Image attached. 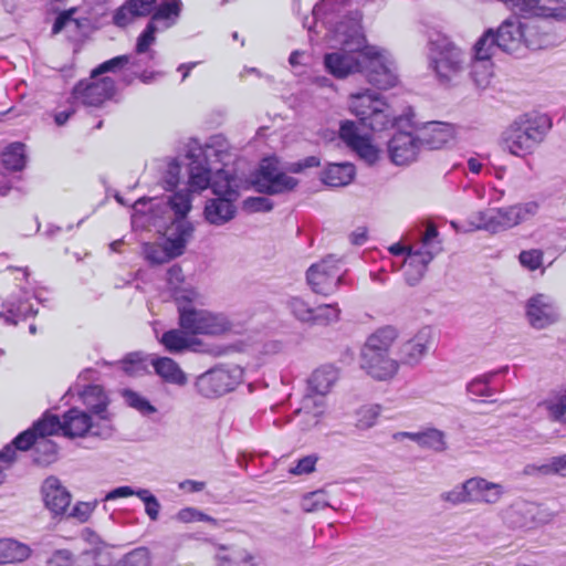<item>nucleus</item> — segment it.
<instances>
[{
  "label": "nucleus",
  "mask_w": 566,
  "mask_h": 566,
  "mask_svg": "<svg viewBox=\"0 0 566 566\" xmlns=\"http://www.w3.org/2000/svg\"><path fill=\"white\" fill-rule=\"evenodd\" d=\"M20 292V296L11 295L2 304L3 311L0 312V318L9 325H17L20 319H25L38 313L30 303L33 294L25 287H21Z\"/></svg>",
  "instance_id": "obj_21"
},
{
  "label": "nucleus",
  "mask_w": 566,
  "mask_h": 566,
  "mask_svg": "<svg viewBox=\"0 0 566 566\" xmlns=\"http://www.w3.org/2000/svg\"><path fill=\"white\" fill-rule=\"evenodd\" d=\"M497 49V41L493 30H488L475 43L474 51L476 59H491L494 50Z\"/></svg>",
  "instance_id": "obj_48"
},
{
  "label": "nucleus",
  "mask_w": 566,
  "mask_h": 566,
  "mask_svg": "<svg viewBox=\"0 0 566 566\" xmlns=\"http://www.w3.org/2000/svg\"><path fill=\"white\" fill-rule=\"evenodd\" d=\"M398 361L386 353L361 349L360 367L376 380H388L398 371Z\"/></svg>",
  "instance_id": "obj_19"
},
{
  "label": "nucleus",
  "mask_w": 566,
  "mask_h": 566,
  "mask_svg": "<svg viewBox=\"0 0 566 566\" xmlns=\"http://www.w3.org/2000/svg\"><path fill=\"white\" fill-rule=\"evenodd\" d=\"M186 333L182 328L169 329L161 335L159 342L170 354H179L191 347V339Z\"/></svg>",
  "instance_id": "obj_37"
},
{
  "label": "nucleus",
  "mask_w": 566,
  "mask_h": 566,
  "mask_svg": "<svg viewBox=\"0 0 566 566\" xmlns=\"http://www.w3.org/2000/svg\"><path fill=\"white\" fill-rule=\"evenodd\" d=\"M518 13L523 15L553 18L556 20H562L566 17L563 7H549L547 6V0H525Z\"/></svg>",
  "instance_id": "obj_34"
},
{
  "label": "nucleus",
  "mask_w": 566,
  "mask_h": 566,
  "mask_svg": "<svg viewBox=\"0 0 566 566\" xmlns=\"http://www.w3.org/2000/svg\"><path fill=\"white\" fill-rule=\"evenodd\" d=\"M439 232L433 223H429L421 234L420 242L408 248L405 261V276L409 285H415L424 274L427 265L442 251Z\"/></svg>",
  "instance_id": "obj_7"
},
{
  "label": "nucleus",
  "mask_w": 566,
  "mask_h": 566,
  "mask_svg": "<svg viewBox=\"0 0 566 566\" xmlns=\"http://www.w3.org/2000/svg\"><path fill=\"white\" fill-rule=\"evenodd\" d=\"M355 176V167L349 163L329 164L322 174V181L329 187L348 185Z\"/></svg>",
  "instance_id": "obj_32"
},
{
  "label": "nucleus",
  "mask_w": 566,
  "mask_h": 566,
  "mask_svg": "<svg viewBox=\"0 0 566 566\" xmlns=\"http://www.w3.org/2000/svg\"><path fill=\"white\" fill-rule=\"evenodd\" d=\"M143 254L153 265L164 264L171 260L164 243H145L143 245Z\"/></svg>",
  "instance_id": "obj_49"
},
{
  "label": "nucleus",
  "mask_w": 566,
  "mask_h": 566,
  "mask_svg": "<svg viewBox=\"0 0 566 566\" xmlns=\"http://www.w3.org/2000/svg\"><path fill=\"white\" fill-rule=\"evenodd\" d=\"M45 506L55 515L63 514L71 503L70 492L56 476H49L41 488Z\"/></svg>",
  "instance_id": "obj_23"
},
{
  "label": "nucleus",
  "mask_w": 566,
  "mask_h": 566,
  "mask_svg": "<svg viewBox=\"0 0 566 566\" xmlns=\"http://www.w3.org/2000/svg\"><path fill=\"white\" fill-rule=\"evenodd\" d=\"M129 63H132L133 65L136 64L134 61L132 62L130 55L124 54V55L115 56L111 60L103 62L96 69H94L92 71L91 77L95 78L96 76L102 75L104 73L115 72L116 70L122 69Z\"/></svg>",
  "instance_id": "obj_53"
},
{
  "label": "nucleus",
  "mask_w": 566,
  "mask_h": 566,
  "mask_svg": "<svg viewBox=\"0 0 566 566\" xmlns=\"http://www.w3.org/2000/svg\"><path fill=\"white\" fill-rule=\"evenodd\" d=\"M454 138V129L447 123H431L421 138L422 147L428 149H440L451 143Z\"/></svg>",
  "instance_id": "obj_29"
},
{
  "label": "nucleus",
  "mask_w": 566,
  "mask_h": 566,
  "mask_svg": "<svg viewBox=\"0 0 566 566\" xmlns=\"http://www.w3.org/2000/svg\"><path fill=\"white\" fill-rule=\"evenodd\" d=\"M432 343V329L429 326L420 328L413 337L400 346V361L405 365L416 366L427 355Z\"/></svg>",
  "instance_id": "obj_20"
},
{
  "label": "nucleus",
  "mask_w": 566,
  "mask_h": 566,
  "mask_svg": "<svg viewBox=\"0 0 566 566\" xmlns=\"http://www.w3.org/2000/svg\"><path fill=\"white\" fill-rule=\"evenodd\" d=\"M364 59L361 72L367 81L380 88L387 90L396 85L398 77L395 63L390 55L376 46H365L363 50Z\"/></svg>",
  "instance_id": "obj_9"
},
{
  "label": "nucleus",
  "mask_w": 566,
  "mask_h": 566,
  "mask_svg": "<svg viewBox=\"0 0 566 566\" xmlns=\"http://www.w3.org/2000/svg\"><path fill=\"white\" fill-rule=\"evenodd\" d=\"M171 295L177 303L179 314L180 306L193 307L192 303L199 296L198 292L188 283L182 286L175 287V291L171 292Z\"/></svg>",
  "instance_id": "obj_55"
},
{
  "label": "nucleus",
  "mask_w": 566,
  "mask_h": 566,
  "mask_svg": "<svg viewBox=\"0 0 566 566\" xmlns=\"http://www.w3.org/2000/svg\"><path fill=\"white\" fill-rule=\"evenodd\" d=\"M150 364L154 367L156 375L159 376L164 382L175 385L177 387H184L188 384L187 374L172 358L154 356L150 359Z\"/></svg>",
  "instance_id": "obj_27"
},
{
  "label": "nucleus",
  "mask_w": 566,
  "mask_h": 566,
  "mask_svg": "<svg viewBox=\"0 0 566 566\" xmlns=\"http://www.w3.org/2000/svg\"><path fill=\"white\" fill-rule=\"evenodd\" d=\"M217 548L216 559L218 566H254L253 555L245 548L237 545H222L213 543Z\"/></svg>",
  "instance_id": "obj_28"
},
{
  "label": "nucleus",
  "mask_w": 566,
  "mask_h": 566,
  "mask_svg": "<svg viewBox=\"0 0 566 566\" xmlns=\"http://www.w3.org/2000/svg\"><path fill=\"white\" fill-rule=\"evenodd\" d=\"M243 371L240 367H214L199 375L195 380L198 395L214 399L232 390L241 382Z\"/></svg>",
  "instance_id": "obj_10"
},
{
  "label": "nucleus",
  "mask_w": 566,
  "mask_h": 566,
  "mask_svg": "<svg viewBox=\"0 0 566 566\" xmlns=\"http://www.w3.org/2000/svg\"><path fill=\"white\" fill-rule=\"evenodd\" d=\"M150 558L147 548L139 547L126 554L122 560V566H149Z\"/></svg>",
  "instance_id": "obj_59"
},
{
  "label": "nucleus",
  "mask_w": 566,
  "mask_h": 566,
  "mask_svg": "<svg viewBox=\"0 0 566 566\" xmlns=\"http://www.w3.org/2000/svg\"><path fill=\"white\" fill-rule=\"evenodd\" d=\"M525 317L533 328L539 331L556 324L560 315L556 302L549 295L537 293L526 301Z\"/></svg>",
  "instance_id": "obj_16"
},
{
  "label": "nucleus",
  "mask_w": 566,
  "mask_h": 566,
  "mask_svg": "<svg viewBox=\"0 0 566 566\" xmlns=\"http://www.w3.org/2000/svg\"><path fill=\"white\" fill-rule=\"evenodd\" d=\"M82 398L88 412L96 416L99 421L109 422L107 413L108 398L101 386H87L82 394Z\"/></svg>",
  "instance_id": "obj_30"
},
{
  "label": "nucleus",
  "mask_w": 566,
  "mask_h": 566,
  "mask_svg": "<svg viewBox=\"0 0 566 566\" xmlns=\"http://www.w3.org/2000/svg\"><path fill=\"white\" fill-rule=\"evenodd\" d=\"M537 211L538 203L535 201L502 208H488L470 214L467 220L468 227H459L454 221L451 222V226L457 231L472 232L483 230L495 234L518 226L535 216Z\"/></svg>",
  "instance_id": "obj_3"
},
{
  "label": "nucleus",
  "mask_w": 566,
  "mask_h": 566,
  "mask_svg": "<svg viewBox=\"0 0 566 566\" xmlns=\"http://www.w3.org/2000/svg\"><path fill=\"white\" fill-rule=\"evenodd\" d=\"M180 327L192 335H222L234 332V325L222 313L180 306Z\"/></svg>",
  "instance_id": "obj_8"
},
{
  "label": "nucleus",
  "mask_w": 566,
  "mask_h": 566,
  "mask_svg": "<svg viewBox=\"0 0 566 566\" xmlns=\"http://www.w3.org/2000/svg\"><path fill=\"white\" fill-rule=\"evenodd\" d=\"M551 128L552 120L545 114H521L502 130L500 145L509 154L523 158L537 149Z\"/></svg>",
  "instance_id": "obj_2"
},
{
  "label": "nucleus",
  "mask_w": 566,
  "mask_h": 566,
  "mask_svg": "<svg viewBox=\"0 0 566 566\" xmlns=\"http://www.w3.org/2000/svg\"><path fill=\"white\" fill-rule=\"evenodd\" d=\"M338 379V371L333 366H322L311 375L307 381V394L302 400V410L319 417L324 412V396Z\"/></svg>",
  "instance_id": "obj_13"
},
{
  "label": "nucleus",
  "mask_w": 566,
  "mask_h": 566,
  "mask_svg": "<svg viewBox=\"0 0 566 566\" xmlns=\"http://www.w3.org/2000/svg\"><path fill=\"white\" fill-rule=\"evenodd\" d=\"M226 156V150L221 146L216 147L214 144H206L205 146L199 145L195 142L193 146H190L187 157L189 158V190L192 192H200L209 188L212 172L216 169V163H222Z\"/></svg>",
  "instance_id": "obj_6"
},
{
  "label": "nucleus",
  "mask_w": 566,
  "mask_h": 566,
  "mask_svg": "<svg viewBox=\"0 0 566 566\" xmlns=\"http://www.w3.org/2000/svg\"><path fill=\"white\" fill-rule=\"evenodd\" d=\"M421 147V138L398 132L388 142L389 158L397 166L408 165L417 158Z\"/></svg>",
  "instance_id": "obj_18"
},
{
  "label": "nucleus",
  "mask_w": 566,
  "mask_h": 566,
  "mask_svg": "<svg viewBox=\"0 0 566 566\" xmlns=\"http://www.w3.org/2000/svg\"><path fill=\"white\" fill-rule=\"evenodd\" d=\"M306 280L316 294L326 296L336 292L343 281L339 260L334 255H328L321 262L311 265L306 272Z\"/></svg>",
  "instance_id": "obj_14"
},
{
  "label": "nucleus",
  "mask_w": 566,
  "mask_h": 566,
  "mask_svg": "<svg viewBox=\"0 0 566 566\" xmlns=\"http://www.w3.org/2000/svg\"><path fill=\"white\" fill-rule=\"evenodd\" d=\"M252 184L258 192L273 196L293 191L298 180L283 171L277 158L269 157L261 161Z\"/></svg>",
  "instance_id": "obj_11"
},
{
  "label": "nucleus",
  "mask_w": 566,
  "mask_h": 566,
  "mask_svg": "<svg viewBox=\"0 0 566 566\" xmlns=\"http://www.w3.org/2000/svg\"><path fill=\"white\" fill-rule=\"evenodd\" d=\"M181 166L176 159H171L167 164L166 171L163 176V184L166 190H172L177 187L180 178Z\"/></svg>",
  "instance_id": "obj_60"
},
{
  "label": "nucleus",
  "mask_w": 566,
  "mask_h": 566,
  "mask_svg": "<svg viewBox=\"0 0 566 566\" xmlns=\"http://www.w3.org/2000/svg\"><path fill=\"white\" fill-rule=\"evenodd\" d=\"M339 137L352 149L364 136L358 133L354 122L345 120L340 124Z\"/></svg>",
  "instance_id": "obj_57"
},
{
  "label": "nucleus",
  "mask_w": 566,
  "mask_h": 566,
  "mask_svg": "<svg viewBox=\"0 0 566 566\" xmlns=\"http://www.w3.org/2000/svg\"><path fill=\"white\" fill-rule=\"evenodd\" d=\"M412 441L421 448L430 449L434 452H443L448 449L446 433L436 428H428L419 431L418 436L412 437Z\"/></svg>",
  "instance_id": "obj_36"
},
{
  "label": "nucleus",
  "mask_w": 566,
  "mask_h": 566,
  "mask_svg": "<svg viewBox=\"0 0 566 566\" xmlns=\"http://www.w3.org/2000/svg\"><path fill=\"white\" fill-rule=\"evenodd\" d=\"M440 499L444 502L452 504V505H459L462 503H471V493L469 490V479L467 481H464L463 483L454 486L452 490L441 493Z\"/></svg>",
  "instance_id": "obj_50"
},
{
  "label": "nucleus",
  "mask_w": 566,
  "mask_h": 566,
  "mask_svg": "<svg viewBox=\"0 0 566 566\" xmlns=\"http://www.w3.org/2000/svg\"><path fill=\"white\" fill-rule=\"evenodd\" d=\"M31 548L12 538L0 539V564L19 563L29 558Z\"/></svg>",
  "instance_id": "obj_35"
},
{
  "label": "nucleus",
  "mask_w": 566,
  "mask_h": 566,
  "mask_svg": "<svg viewBox=\"0 0 566 566\" xmlns=\"http://www.w3.org/2000/svg\"><path fill=\"white\" fill-rule=\"evenodd\" d=\"M352 150L368 164H374L378 159L377 149L370 144L366 136L359 139Z\"/></svg>",
  "instance_id": "obj_58"
},
{
  "label": "nucleus",
  "mask_w": 566,
  "mask_h": 566,
  "mask_svg": "<svg viewBox=\"0 0 566 566\" xmlns=\"http://www.w3.org/2000/svg\"><path fill=\"white\" fill-rule=\"evenodd\" d=\"M62 432L69 438L91 434L107 439L112 436L113 428L109 422L93 421L88 412L72 408L63 416Z\"/></svg>",
  "instance_id": "obj_15"
},
{
  "label": "nucleus",
  "mask_w": 566,
  "mask_h": 566,
  "mask_svg": "<svg viewBox=\"0 0 566 566\" xmlns=\"http://www.w3.org/2000/svg\"><path fill=\"white\" fill-rule=\"evenodd\" d=\"M545 406L554 420H560L566 413V390L555 399L545 401Z\"/></svg>",
  "instance_id": "obj_64"
},
{
  "label": "nucleus",
  "mask_w": 566,
  "mask_h": 566,
  "mask_svg": "<svg viewBox=\"0 0 566 566\" xmlns=\"http://www.w3.org/2000/svg\"><path fill=\"white\" fill-rule=\"evenodd\" d=\"M471 78L478 88H485L492 76V63L490 59H476L472 63Z\"/></svg>",
  "instance_id": "obj_41"
},
{
  "label": "nucleus",
  "mask_w": 566,
  "mask_h": 566,
  "mask_svg": "<svg viewBox=\"0 0 566 566\" xmlns=\"http://www.w3.org/2000/svg\"><path fill=\"white\" fill-rule=\"evenodd\" d=\"M469 490L471 503L495 504L504 494L503 485L479 476L469 479Z\"/></svg>",
  "instance_id": "obj_25"
},
{
  "label": "nucleus",
  "mask_w": 566,
  "mask_h": 566,
  "mask_svg": "<svg viewBox=\"0 0 566 566\" xmlns=\"http://www.w3.org/2000/svg\"><path fill=\"white\" fill-rule=\"evenodd\" d=\"M521 264L530 271H535L541 268L543 262V253L539 250L522 251L520 253Z\"/></svg>",
  "instance_id": "obj_63"
},
{
  "label": "nucleus",
  "mask_w": 566,
  "mask_h": 566,
  "mask_svg": "<svg viewBox=\"0 0 566 566\" xmlns=\"http://www.w3.org/2000/svg\"><path fill=\"white\" fill-rule=\"evenodd\" d=\"M57 446L46 439H42L35 443L33 461L36 464H49L55 460Z\"/></svg>",
  "instance_id": "obj_46"
},
{
  "label": "nucleus",
  "mask_w": 566,
  "mask_h": 566,
  "mask_svg": "<svg viewBox=\"0 0 566 566\" xmlns=\"http://www.w3.org/2000/svg\"><path fill=\"white\" fill-rule=\"evenodd\" d=\"M145 357L140 352L127 354L120 361L122 369L128 375H136L144 369Z\"/></svg>",
  "instance_id": "obj_56"
},
{
  "label": "nucleus",
  "mask_w": 566,
  "mask_h": 566,
  "mask_svg": "<svg viewBox=\"0 0 566 566\" xmlns=\"http://www.w3.org/2000/svg\"><path fill=\"white\" fill-rule=\"evenodd\" d=\"M340 310L337 304H323L313 307L310 325H329L339 319Z\"/></svg>",
  "instance_id": "obj_42"
},
{
  "label": "nucleus",
  "mask_w": 566,
  "mask_h": 566,
  "mask_svg": "<svg viewBox=\"0 0 566 566\" xmlns=\"http://www.w3.org/2000/svg\"><path fill=\"white\" fill-rule=\"evenodd\" d=\"M209 187L212 189L216 197H227L232 199H238L239 197L238 179L223 168L216 167L214 175H212Z\"/></svg>",
  "instance_id": "obj_31"
},
{
  "label": "nucleus",
  "mask_w": 566,
  "mask_h": 566,
  "mask_svg": "<svg viewBox=\"0 0 566 566\" xmlns=\"http://www.w3.org/2000/svg\"><path fill=\"white\" fill-rule=\"evenodd\" d=\"M1 163L8 170H22L27 164L24 145L22 143L10 144L1 154Z\"/></svg>",
  "instance_id": "obj_38"
},
{
  "label": "nucleus",
  "mask_w": 566,
  "mask_h": 566,
  "mask_svg": "<svg viewBox=\"0 0 566 566\" xmlns=\"http://www.w3.org/2000/svg\"><path fill=\"white\" fill-rule=\"evenodd\" d=\"M360 18L359 12H350L331 30L332 41L339 45L340 50L325 54L324 65L327 72L337 78L361 72L366 39L361 31Z\"/></svg>",
  "instance_id": "obj_1"
},
{
  "label": "nucleus",
  "mask_w": 566,
  "mask_h": 566,
  "mask_svg": "<svg viewBox=\"0 0 566 566\" xmlns=\"http://www.w3.org/2000/svg\"><path fill=\"white\" fill-rule=\"evenodd\" d=\"M115 93V81L105 76L94 81H81L73 90V97L85 106H99Z\"/></svg>",
  "instance_id": "obj_17"
},
{
  "label": "nucleus",
  "mask_w": 566,
  "mask_h": 566,
  "mask_svg": "<svg viewBox=\"0 0 566 566\" xmlns=\"http://www.w3.org/2000/svg\"><path fill=\"white\" fill-rule=\"evenodd\" d=\"M181 6L182 3L180 0H165L158 7L156 6L149 21H154V23H156L161 20H176L180 14Z\"/></svg>",
  "instance_id": "obj_44"
},
{
  "label": "nucleus",
  "mask_w": 566,
  "mask_h": 566,
  "mask_svg": "<svg viewBox=\"0 0 566 566\" xmlns=\"http://www.w3.org/2000/svg\"><path fill=\"white\" fill-rule=\"evenodd\" d=\"M323 491L312 492L306 495L302 502V507L306 512H315L328 506Z\"/></svg>",
  "instance_id": "obj_61"
},
{
  "label": "nucleus",
  "mask_w": 566,
  "mask_h": 566,
  "mask_svg": "<svg viewBox=\"0 0 566 566\" xmlns=\"http://www.w3.org/2000/svg\"><path fill=\"white\" fill-rule=\"evenodd\" d=\"M123 397L129 407L136 409L144 416H148L157 411L156 407L153 406L148 399L134 390L125 389L123 391Z\"/></svg>",
  "instance_id": "obj_47"
},
{
  "label": "nucleus",
  "mask_w": 566,
  "mask_h": 566,
  "mask_svg": "<svg viewBox=\"0 0 566 566\" xmlns=\"http://www.w3.org/2000/svg\"><path fill=\"white\" fill-rule=\"evenodd\" d=\"M525 474H557L560 476H566V454L560 457H554L549 460V462L544 463L542 465L536 464H527L524 468Z\"/></svg>",
  "instance_id": "obj_39"
},
{
  "label": "nucleus",
  "mask_w": 566,
  "mask_h": 566,
  "mask_svg": "<svg viewBox=\"0 0 566 566\" xmlns=\"http://www.w3.org/2000/svg\"><path fill=\"white\" fill-rule=\"evenodd\" d=\"M429 65L442 84H449L462 73L465 54L446 35L434 33L428 43Z\"/></svg>",
  "instance_id": "obj_4"
},
{
  "label": "nucleus",
  "mask_w": 566,
  "mask_h": 566,
  "mask_svg": "<svg viewBox=\"0 0 566 566\" xmlns=\"http://www.w3.org/2000/svg\"><path fill=\"white\" fill-rule=\"evenodd\" d=\"M273 206V201L266 197H249L243 202V208L249 212H269Z\"/></svg>",
  "instance_id": "obj_62"
},
{
  "label": "nucleus",
  "mask_w": 566,
  "mask_h": 566,
  "mask_svg": "<svg viewBox=\"0 0 566 566\" xmlns=\"http://www.w3.org/2000/svg\"><path fill=\"white\" fill-rule=\"evenodd\" d=\"M157 0H126L113 15L115 25L124 28L132 23L134 19L147 17L153 13Z\"/></svg>",
  "instance_id": "obj_24"
},
{
  "label": "nucleus",
  "mask_w": 566,
  "mask_h": 566,
  "mask_svg": "<svg viewBox=\"0 0 566 566\" xmlns=\"http://www.w3.org/2000/svg\"><path fill=\"white\" fill-rule=\"evenodd\" d=\"M32 429L38 437L43 439L46 436L56 434L59 431H62V421L57 416L45 413L33 423Z\"/></svg>",
  "instance_id": "obj_43"
},
{
  "label": "nucleus",
  "mask_w": 566,
  "mask_h": 566,
  "mask_svg": "<svg viewBox=\"0 0 566 566\" xmlns=\"http://www.w3.org/2000/svg\"><path fill=\"white\" fill-rule=\"evenodd\" d=\"M287 307L297 321L310 324L313 307H311L307 302L298 296H293L287 301Z\"/></svg>",
  "instance_id": "obj_52"
},
{
  "label": "nucleus",
  "mask_w": 566,
  "mask_h": 566,
  "mask_svg": "<svg viewBox=\"0 0 566 566\" xmlns=\"http://www.w3.org/2000/svg\"><path fill=\"white\" fill-rule=\"evenodd\" d=\"M534 32L535 27L531 23H523L516 18L506 19L494 32L497 49L509 54L518 53L524 46L539 49L541 43L532 39Z\"/></svg>",
  "instance_id": "obj_12"
},
{
  "label": "nucleus",
  "mask_w": 566,
  "mask_h": 566,
  "mask_svg": "<svg viewBox=\"0 0 566 566\" xmlns=\"http://www.w3.org/2000/svg\"><path fill=\"white\" fill-rule=\"evenodd\" d=\"M379 415H380V406L379 405H369V406L361 407L356 413L357 428H359V429L371 428L376 423Z\"/></svg>",
  "instance_id": "obj_54"
},
{
  "label": "nucleus",
  "mask_w": 566,
  "mask_h": 566,
  "mask_svg": "<svg viewBox=\"0 0 566 566\" xmlns=\"http://www.w3.org/2000/svg\"><path fill=\"white\" fill-rule=\"evenodd\" d=\"M191 190L185 189L172 193L168 199V205L174 211L175 220H186L188 212L191 209Z\"/></svg>",
  "instance_id": "obj_40"
},
{
  "label": "nucleus",
  "mask_w": 566,
  "mask_h": 566,
  "mask_svg": "<svg viewBox=\"0 0 566 566\" xmlns=\"http://www.w3.org/2000/svg\"><path fill=\"white\" fill-rule=\"evenodd\" d=\"M497 371L485 374L481 377L473 379L468 384L467 390L473 397H491L492 389L489 387L491 379L496 375Z\"/></svg>",
  "instance_id": "obj_51"
},
{
  "label": "nucleus",
  "mask_w": 566,
  "mask_h": 566,
  "mask_svg": "<svg viewBox=\"0 0 566 566\" xmlns=\"http://www.w3.org/2000/svg\"><path fill=\"white\" fill-rule=\"evenodd\" d=\"M193 233L192 224L187 220H174L167 229L164 245L171 260L184 254Z\"/></svg>",
  "instance_id": "obj_22"
},
{
  "label": "nucleus",
  "mask_w": 566,
  "mask_h": 566,
  "mask_svg": "<svg viewBox=\"0 0 566 566\" xmlns=\"http://www.w3.org/2000/svg\"><path fill=\"white\" fill-rule=\"evenodd\" d=\"M237 199L216 197L209 199L205 207V218L210 224L222 226L235 216L234 201Z\"/></svg>",
  "instance_id": "obj_26"
},
{
  "label": "nucleus",
  "mask_w": 566,
  "mask_h": 566,
  "mask_svg": "<svg viewBox=\"0 0 566 566\" xmlns=\"http://www.w3.org/2000/svg\"><path fill=\"white\" fill-rule=\"evenodd\" d=\"M397 337L398 332L395 327L384 326L367 338L361 349L389 354V349Z\"/></svg>",
  "instance_id": "obj_33"
},
{
  "label": "nucleus",
  "mask_w": 566,
  "mask_h": 566,
  "mask_svg": "<svg viewBox=\"0 0 566 566\" xmlns=\"http://www.w3.org/2000/svg\"><path fill=\"white\" fill-rule=\"evenodd\" d=\"M158 31V28L154 21H149L145 28V30L139 34L137 38L136 43V53L137 54H144L148 53L149 59H154L156 52L150 51V46L156 41V32Z\"/></svg>",
  "instance_id": "obj_45"
},
{
  "label": "nucleus",
  "mask_w": 566,
  "mask_h": 566,
  "mask_svg": "<svg viewBox=\"0 0 566 566\" xmlns=\"http://www.w3.org/2000/svg\"><path fill=\"white\" fill-rule=\"evenodd\" d=\"M349 109L359 123L371 130L381 132L394 125L396 115L388 103L371 90L349 95Z\"/></svg>",
  "instance_id": "obj_5"
}]
</instances>
